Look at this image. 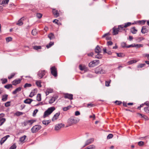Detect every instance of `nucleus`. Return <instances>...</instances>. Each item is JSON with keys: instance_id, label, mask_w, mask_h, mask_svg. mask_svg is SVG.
Masks as SVG:
<instances>
[{"instance_id": "f257e3e1", "label": "nucleus", "mask_w": 149, "mask_h": 149, "mask_svg": "<svg viewBox=\"0 0 149 149\" xmlns=\"http://www.w3.org/2000/svg\"><path fill=\"white\" fill-rule=\"evenodd\" d=\"M79 121V119L74 116L70 117L68 120L67 123L69 126L75 124Z\"/></svg>"}, {"instance_id": "f03ea898", "label": "nucleus", "mask_w": 149, "mask_h": 149, "mask_svg": "<svg viewBox=\"0 0 149 149\" xmlns=\"http://www.w3.org/2000/svg\"><path fill=\"white\" fill-rule=\"evenodd\" d=\"M55 108L54 107H49L44 113L43 117L44 118H45L50 115L55 110Z\"/></svg>"}, {"instance_id": "7ed1b4c3", "label": "nucleus", "mask_w": 149, "mask_h": 149, "mask_svg": "<svg viewBox=\"0 0 149 149\" xmlns=\"http://www.w3.org/2000/svg\"><path fill=\"white\" fill-rule=\"evenodd\" d=\"M95 72L97 74H104L105 73V71L102 67H98L95 69Z\"/></svg>"}, {"instance_id": "20e7f679", "label": "nucleus", "mask_w": 149, "mask_h": 149, "mask_svg": "<svg viewBox=\"0 0 149 149\" xmlns=\"http://www.w3.org/2000/svg\"><path fill=\"white\" fill-rule=\"evenodd\" d=\"M42 127L39 125H36L33 126L31 129V131L33 133H35L40 130Z\"/></svg>"}, {"instance_id": "39448f33", "label": "nucleus", "mask_w": 149, "mask_h": 149, "mask_svg": "<svg viewBox=\"0 0 149 149\" xmlns=\"http://www.w3.org/2000/svg\"><path fill=\"white\" fill-rule=\"evenodd\" d=\"M99 63V60H94L89 63V66L90 67H93L97 65Z\"/></svg>"}, {"instance_id": "423d86ee", "label": "nucleus", "mask_w": 149, "mask_h": 149, "mask_svg": "<svg viewBox=\"0 0 149 149\" xmlns=\"http://www.w3.org/2000/svg\"><path fill=\"white\" fill-rule=\"evenodd\" d=\"M45 70H39L37 73L38 77L39 79H42L43 77L45 75Z\"/></svg>"}, {"instance_id": "0eeeda50", "label": "nucleus", "mask_w": 149, "mask_h": 149, "mask_svg": "<svg viewBox=\"0 0 149 149\" xmlns=\"http://www.w3.org/2000/svg\"><path fill=\"white\" fill-rule=\"evenodd\" d=\"M51 71L52 74L55 77L57 76L56 69L54 66L52 67L51 68Z\"/></svg>"}, {"instance_id": "6e6552de", "label": "nucleus", "mask_w": 149, "mask_h": 149, "mask_svg": "<svg viewBox=\"0 0 149 149\" xmlns=\"http://www.w3.org/2000/svg\"><path fill=\"white\" fill-rule=\"evenodd\" d=\"M73 95L71 94L67 93L65 94L64 95V97L65 98H68L70 100L73 99Z\"/></svg>"}, {"instance_id": "1a4fd4ad", "label": "nucleus", "mask_w": 149, "mask_h": 149, "mask_svg": "<svg viewBox=\"0 0 149 149\" xmlns=\"http://www.w3.org/2000/svg\"><path fill=\"white\" fill-rule=\"evenodd\" d=\"M64 126V125L62 123H59L57 124L55 126V130H58Z\"/></svg>"}, {"instance_id": "9d476101", "label": "nucleus", "mask_w": 149, "mask_h": 149, "mask_svg": "<svg viewBox=\"0 0 149 149\" xmlns=\"http://www.w3.org/2000/svg\"><path fill=\"white\" fill-rule=\"evenodd\" d=\"M60 115V112H58L56 113L53 116L52 118V120L53 121H54L58 118V117Z\"/></svg>"}, {"instance_id": "9b49d317", "label": "nucleus", "mask_w": 149, "mask_h": 149, "mask_svg": "<svg viewBox=\"0 0 149 149\" xmlns=\"http://www.w3.org/2000/svg\"><path fill=\"white\" fill-rule=\"evenodd\" d=\"M9 136V135H7L2 138L0 141L1 144L2 145Z\"/></svg>"}, {"instance_id": "f8f14e48", "label": "nucleus", "mask_w": 149, "mask_h": 149, "mask_svg": "<svg viewBox=\"0 0 149 149\" xmlns=\"http://www.w3.org/2000/svg\"><path fill=\"white\" fill-rule=\"evenodd\" d=\"M101 49L99 45H97L95 49V52L96 53H100L101 52Z\"/></svg>"}, {"instance_id": "ddd939ff", "label": "nucleus", "mask_w": 149, "mask_h": 149, "mask_svg": "<svg viewBox=\"0 0 149 149\" xmlns=\"http://www.w3.org/2000/svg\"><path fill=\"white\" fill-rule=\"evenodd\" d=\"M113 35H115L118 34V32L120 31L118 29V28H116L115 27H114L113 28Z\"/></svg>"}, {"instance_id": "4468645a", "label": "nucleus", "mask_w": 149, "mask_h": 149, "mask_svg": "<svg viewBox=\"0 0 149 149\" xmlns=\"http://www.w3.org/2000/svg\"><path fill=\"white\" fill-rule=\"evenodd\" d=\"M94 139L93 138H91L88 140L86 141L84 146L88 145L90 144L91 143L94 141Z\"/></svg>"}, {"instance_id": "2eb2a0df", "label": "nucleus", "mask_w": 149, "mask_h": 149, "mask_svg": "<svg viewBox=\"0 0 149 149\" xmlns=\"http://www.w3.org/2000/svg\"><path fill=\"white\" fill-rule=\"evenodd\" d=\"M24 20V17H23L18 20V22L16 23V24L19 26H21L23 24L22 22Z\"/></svg>"}, {"instance_id": "dca6fc26", "label": "nucleus", "mask_w": 149, "mask_h": 149, "mask_svg": "<svg viewBox=\"0 0 149 149\" xmlns=\"http://www.w3.org/2000/svg\"><path fill=\"white\" fill-rule=\"evenodd\" d=\"M37 91V90L36 89H34L32 91L30 95H29V97H32L33 96H34V95H35L36 93V92Z\"/></svg>"}, {"instance_id": "f3484780", "label": "nucleus", "mask_w": 149, "mask_h": 149, "mask_svg": "<svg viewBox=\"0 0 149 149\" xmlns=\"http://www.w3.org/2000/svg\"><path fill=\"white\" fill-rule=\"evenodd\" d=\"M21 79H20L14 80L13 81V84L14 85H15L19 84L21 81Z\"/></svg>"}, {"instance_id": "a211bd4d", "label": "nucleus", "mask_w": 149, "mask_h": 149, "mask_svg": "<svg viewBox=\"0 0 149 149\" xmlns=\"http://www.w3.org/2000/svg\"><path fill=\"white\" fill-rule=\"evenodd\" d=\"M58 98L57 97H52L51 99L49 101V103L50 104H52Z\"/></svg>"}, {"instance_id": "6ab92c4d", "label": "nucleus", "mask_w": 149, "mask_h": 149, "mask_svg": "<svg viewBox=\"0 0 149 149\" xmlns=\"http://www.w3.org/2000/svg\"><path fill=\"white\" fill-rule=\"evenodd\" d=\"M33 101V100L31 99H26L24 101V102L26 104H30Z\"/></svg>"}, {"instance_id": "aec40b11", "label": "nucleus", "mask_w": 149, "mask_h": 149, "mask_svg": "<svg viewBox=\"0 0 149 149\" xmlns=\"http://www.w3.org/2000/svg\"><path fill=\"white\" fill-rule=\"evenodd\" d=\"M21 87H19L17 88L13 92V94H15L17 92L20 91L21 90Z\"/></svg>"}, {"instance_id": "412c9836", "label": "nucleus", "mask_w": 149, "mask_h": 149, "mask_svg": "<svg viewBox=\"0 0 149 149\" xmlns=\"http://www.w3.org/2000/svg\"><path fill=\"white\" fill-rule=\"evenodd\" d=\"M48 37L50 40H52L55 38L54 35L52 33H51L48 35Z\"/></svg>"}, {"instance_id": "4be33fe9", "label": "nucleus", "mask_w": 149, "mask_h": 149, "mask_svg": "<svg viewBox=\"0 0 149 149\" xmlns=\"http://www.w3.org/2000/svg\"><path fill=\"white\" fill-rule=\"evenodd\" d=\"M124 28H125L124 25H121L118 26V29L121 32L123 30H125Z\"/></svg>"}, {"instance_id": "5701e85b", "label": "nucleus", "mask_w": 149, "mask_h": 149, "mask_svg": "<svg viewBox=\"0 0 149 149\" xmlns=\"http://www.w3.org/2000/svg\"><path fill=\"white\" fill-rule=\"evenodd\" d=\"M147 30L146 26H143L142 27L141 30V32L143 33H145L147 32Z\"/></svg>"}, {"instance_id": "b1692460", "label": "nucleus", "mask_w": 149, "mask_h": 149, "mask_svg": "<svg viewBox=\"0 0 149 149\" xmlns=\"http://www.w3.org/2000/svg\"><path fill=\"white\" fill-rule=\"evenodd\" d=\"M53 14L56 17L59 16V13H58L57 10L55 9H53L52 11Z\"/></svg>"}, {"instance_id": "393cba45", "label": "nucleus", "mask_w": 149, "mask_h": 149, "mask_svg": "<svg viewBox=\"0 0 149 149\" xmlns=\"http://www.w3.org/2000/svg\"><path fill=\"white\" fill-rule=\"evenodd\" d=\"M72 106L71 105L68 106L67 107H63L62 109L64 111H66L71 108Z\"/></svg>"}, {"instance_id": "a878e982", "label": "nucleus", "mask_w": 149, "mask_h": 149, "mask_svg": "<svg viewBox=\"0 0 149 149\" xmlns=\"http://www.w3.org/2000/svg\"><path fill=\"white\" fill-rule=\"evenodd\" d=\"M50 120H44L42 121V123L44 125H47L50 123Z\"/></svg>"}, {"instance_id": "bb28decb", "label": "nucleus", "mask_w": 149, "mask_h": 149, "mask_svg": "<svg viewBox=\"0 0 149 149\" xmlns=\"http://www.w3.org/2000/svg\"><path fill=\"white\" fill-rule=\"evenodd\" d=\"M8 96V95L6 94L3 95L2 97V100L4 102L6 101L7 100Z\"/></svg>"}, {"instance_id": "cd10ccee", "label": "nucleus", "mask_w": 149, "mask_h": 149, "mask_svg": "<svg viewBox=\"0 0 149 149\" xmlns=\"http://www.w3.org/2000/svg\"><path fill=\"white\" fill-rule=\"evenodd\" d=\"M41 83V81L40 80L37 81L36 82V84L37 85V86L40 88L42 87Z\"/></svg>"}, {"instance_id": "c85d7f7f", "label": "nucleus", "mask_w": 149, "mask_h": 149, "mask_svg": "<svg viewBox=\"0 0 149 149\" xmlns=\"http://www.w3.org/2000/svg\"><path fill=\"white\" fill-rule=\"evenodd\" d=\"M26 137V136L24 135L23 136L20 137L19 139L20 141L21 142H24V141Z\"/></svg>"}, {"instance_id": "c756f323", "label": "nucleus", "mask_w": 149, "mask_h": 149, "mask_svg": "<svg viewBox=\"0 0 149 149\" xmlns=\"http://www.w3.org/2000/svg\"><path fill=\"white\" fill-rule=\"evenodd\" d=\"M138 114L141 116V117L143 118L146 120H148V118L147 116L143 115L142 114L140 113H139Z\"/></svg>"}, {"instance_id": "7c9ffc66", "label": "nucleus", "mask_w": 149, "mask_h": 149, "mask_svg": "<svg viewBox=\"0 0 149 149\" xmlns=\"http://www.w3.org/2000/svg\"><path fill=\"white\" fill-rule=\"evenodd\" d=\"M131 31L132 33L135 34L136 33L137 30L135 29L134 27H133L131 29Z\"/></svg>"}, {"instance_id": "2f4dec72", "label": "nucleus", "mask_w": 149, "mask_h": 149, "mask_svg": "<svg viewBox=\"0 0 149 149\" xmlns=\"http://www.w3.org/2000/svg\"><path fill=\"white\" fill-rule=\"evenodd\" d=\"M5 120L6 119L5 118H2L0 120V126L3 123Z\"/></svg>"}, {"instance_id": "473e14b6", "label": "nucleus", "mask_w": 149, "mask_h": 149, "mask_svg": "<svg viewBox=\"0 0 149 149\" xmlns=\"http://www.w3.org/2000/svg\"><path fill=\"white\" fill-rule=\"evenodd\" d=\"M37 100L38 101H40L41 100V95L38 94L37 96Z\"/></svg>"}, {"instance_id": "72a5a7b5", "label": "nucleus", "mask_w": 149, "mask_h": 149, "mask_svg": "<svg viewBox=\"0 0 149 149\" xmlns=\"http://www.w3.org/2000/svg\"><path fill=\"white\" fill-rule=\"evenodd\" d=\"M54 44V42H50L48 45H47L46 47L47 48H49L51 47Z\"/></svg>"}, {"instance_id": "f704fd0d", "label": "nucleus", "mask_w": 149, "mask_h": 149, "mask_svg": "<svg viewBox=\"0 0 149 149\" xmlns=\"http://www.w3.org/2000/svg\"><path fill=\"white\" fill-rule=\"evenodd\" d=\"M95 148V146L93 145H91L87 147L85 149H94Z\"/></svg>"}, {"instance_id": "c9c22d12", "label": "nucleus", "mask_w": 149, "mask_h": 149, "mask_svg": "<svg viewBox=\"0 0 149 149\" xmlns=\"http://www.w3.org/2000/svg\"><path fill=\"white\" fill-rule=\"evenodd\" d=\"M37 33V31L36 29H33L32 31V34L33 35H36Z\"/></svg>"}, {"instance_id": "e433bc0d", "label": "nucleus", "mask_w": 149, "mask_h": 149, "mask_svg": "<svg viewBox=\"0 0 149 149\" xmlns=\"http://www.w3.org/2000/svg\"><path fill=\"white\" fill-rule=\"evenodd\" d=\"M35 121L34 120H29L26 121V123L30 125H31Z\"/></svg>"}, {"instance_id": "4c0bfd02", "label": "nucleus", "mask_w": 149, "mask_h": 149, "mask_svg": "<svg viewBox=\"0 0 149 149\" xmlns=\"http://www.w3.org/2000/svg\"><path fill=\"white\" fill-rule=\"evenodd\" d=\"M4 87L7 89H9L10 88L12 87V85L11 84H8L5 85Z\"/></svg>"}, {"instance_id": "58836bf2", "label": "nucleus", "mask_w": 149, "mask_h": 149, "mask_svg": "<svg viewBox=\"0 0 149 149\" xmlns=\"http://www.w3.org/2000/svg\"><path fill=\"white\" fill-rule=\"evenodd\" d=\"M97 54L95 56V58H96L100 59L102 57V55L100 53H97Z\"/></svg>"}, {"instance_id": "ea45409f", "label": "nucleus", "mask_w": 149, "mask_h": 149, "mask_svg": "<svg viewBox=\"0 0 149 149\" xmlns=\"http://www.w3.org/2000/svg\"><path fill=\"white\" fill-rule=\"evenodd\" d=\"M132 23L131 22H128L125 24L124 26L125 28L131 25Z\"/></svg>"}, {"instance_id": "a19ab883", "label": "nucleus", "mask_w": 149, "mask_h": 149, "mask_svg": "<svg viewBox=\"0 0 149 149\" xmlns=\"http://www.w3.org/2000/svg\"><path fill=\"white\" fill-rule=\"evenodd\" d=\"M143 46V45L142 44H135V47L137 48H140L142 47Z\"/></svg>"}, {"instance_id": "79ce46f5", "label": "nucleus", "mask_w": 149, "mask_h": 149, "mask_svg": "<svg viewBox=\"0 0 149 149\" xmlns=\"http://www.w3.org/2000/svg\"><path fill=\"white\" fill-rule=\"evenodd\" d=\"M15 74V73H12L10 76H9L8 77V78L9 79H10L12 78Z\"/></svg>"}, {"instance_id": "37998d69", "label": "nucleus", "mask_w": 149, "mask_h": 149, "mask_svg": "<svg viewBox=\"0 0 149 149\" xmlns=\"http://www.w3.org/2000/svg\"><path fill=\"white\" fill-rule=\"evenodd\" d=\"M33 48L34 49L38 50L40 49L41 48V47L40 46H35L33 47Z\"/></svg>"}, {"instance_id": "c03bdc74", "label": "nucleus", "mask_w": 149, "mask_h": 149, "mask_svg": "<svg viewBox=\"0 0 149 149\" xmlns=\"http://www.w3.org/2000/svg\"><path fill=\"white\" fill-rule=\"evenodd\" d=\"M23 114V113L22 112L17 111L15 113V115L17 116H18L22 115Z\"/></svg>"}, {"instance_id": "a18cd8bd", "label": "nucleus", "mask_w": 149, "mask_h": 149, "mask_svg": "<svg viewBox=\"0 0 149 149\" xmlns=\"http://www.w3.org/2000/svg\"><path fill=\"white\" fill-rule=\"evenodd\" d=\"M138 144L139 146H143L144 145V143L143 141H140L138 142Z\"/></svg>"}, {"instance_id": "49530a36", "label": "nucleus", "mask_w": 149, "mask_h": 149, "mask_svg": "<svg viewBox=\"0 0 149 149\" xmlns=\"http://www.w3.org/2000/svg\"><path fill=\"white\" fill-rule=\"evenodd\" d=\"M17 146L15 144H14L9 149H15L16 148Z\"/></svg>"}, {"instance_id": "de8ad7c7", "label": "nucleus", "mask_w": 149, "mask_h": 149, "mask_svg": "<svg viewBox=\"0 0 149 149\" xmlns=\"http://www.w3.org/2000/svg\"><path fill=\"white\" fill-rule=\"evenodd\" d=\"M121 46L123 47V48H125V47H126V44L125 42H123L121 43Z\"/></svg>"}, {"instance_id": "09e8293b", "label": "nucleus", "mask_w": 149, "mask_h": 149, "mask_svg": "<svg viewBox=\"0 0 149 149\" xmlns=\"http://www.w3.org/2000/svg\"><path fill=\"white\" fill-rule=\"evenodd\" d=\"M138 22L139 24H141L142 25H143L145 24L146 22V20L139 21Z\"/></svg>"}, {"instance_id": "8fccbe9b", "label": "nucleus", "mask_w": 149, "mask_h": 149, "mask_svg": "<svg viewBox=\"0 0 149 149\" xmlns=\"http://www.w3.org/2000/svg\"><path fill=\"white\" fill-rule=\"evenodd\" d=\"M144 110L145 112L148 113H149V108L148 107H146L144 108Z\"/></svg>"}, {"instance_id": "3c124183", "label": "nucleus", "mask_w": 149, "mask_h": 149, "mask_svg": "<svg viewBox=\"0 0 149 149\" xmlns=\"http://www.w3.org/2000/svg\"><path fill=\"white\" fill-rule=\"evenodd\" d=\"M31 86V84H30L26 83L25 84L24 86V87L25 88L27 87H30Z\"/></svg>"}, {"instance_id": "603ef678", "label": "nucleus", "mask_w": 149, "mask_h": 149, "mask_svg": "<svg viewBox=\"0 0 149 149\" xmlns=\"http://www.w3.org/2000/svg\"><path fill=\"white\" fill-rule=\"evenodd\" d=\"M136 61L135 60H132L130 61L128 63L130 64H132L133 63H136Z\"/></svg>"}, {"instance_id": "864d4df0", "label": "nucleus", "mask_w": 149, "mask_h": 149, "mask_svg": "<svg viewBox=\"0 0 149 149\" xmlns=\"http://www.w3.org/2000/svg\"><path fill=\"white\" fill-rule=\"evenodd\" d=\"M135 47V44H132L131 45H129L128 46H127L126 47V48H129L131 47Z\"/></svg>"}, {"instance_id": "5fc2aeb1", "label": "nucleus", "mask_w": 149, "mask_h": 149, "mask_svg": "<svg viewBox=\"0 0 149 149\" xmlns=\"http://www.w3.org/2000/svg\"><path fill=\"white\" fill-rule=\"evenodd\" d=\"M1 80L3 84H5L7 81V79H1Z\"/></svg>"}, {"instance_id": "6e6d98bb", "label": "nucleus", "mask_w": 149, "mask_h": 149, "mask_svg": "<svg viewBox=\"0 0 149 149\" xmlns=\"http://www.w3.org/2000/svg\"><path fill=\"white\" fill-rule=\"evenodd\" d=\"M113 136V135L112 134H109L107 136V138L108 139H109L112 138Z\"/></svg>"}, {"instance_id": "4d7b16f0", "label": "nucleus", "mask_w": 149, "mask_h": 149, "mask_svg": "<svg viewBox=\"0 0 149 149\" xmlns=\"http://www.w3.org/2000/svg\"><path fill=\"white\" fill-rule=\"evenodd\" d=\"M111 80H110L109 81H105V86H109V84L111 82Z\"/></svg>"}, {"instance_id": "13d9d810", "label": "nucleus", "mask_w": 149, "mask_h": 149, "mask_svg": "<svg viewBox=\"0 0 149 149\" xmlns=\"http://www.w3.org/2000/svg\"><path fill=\"white\" fill-rule=\"evenodd\" d=\"M42 16V15L40 13H37L36 14V16L38 18H40Z\"/></svg>"}, {"instance_id": "bf43d9fd", "label": "nucleus", "mask_w": 149, "mask_h": 149, "mask_svg": "<svg viewBox=\"0 0 149 149\" xmlns=\"http://www.w3.org/2000/svg\"><path fill=\"white\" fill-rule=\"evenodd\" d=\"M12 40V38L11 37H8L6 38V41L7 42H9L11 41Z\"/></svg>"}, {"instance_id": "052dcab7", "label": "nucleus", "mask_w": 149, "mask_h": 149, "mask_svg": "<svg viewBox=\"0 0 149 149\" xmlns=\"http://www.w3.org/2000/svg\"><path fill=\"white\" fill-rule=\"evenodd\" d=\"M117 56L119 57H123V54L122 53H116Z\"/></svg>"}, {"instance_id": "680f3d73", "label": "nucleus", "mask_w": 149, "mask_h": 149, "mask_svg": "<svg viewBox=\"0 0 149 149\" xmlns=\"http://www.w3.org/2000/svg\"><path fill=\"white\" fill-rule=\"evenodd\" d=\"M146 64L144 63L138 65V67L139 68H142Z\"/></svg>"}, {"instance_id": "e2e57ef3", "label": "nucleus", "mask_w": 149, "mask_h": 149, "mask_svg": "<svg viewBox=\"0 0 149 149\" xmlns=\"http://www.w3.org/2000/svg\"><path fill=\"white\" fill-rule=\"evenodd\" d=\"M10 102H7L5 104V106L6 107H8L10 105Z\"/></svg>"}, {"instance_id": "0e129e2a", "label": "nucleus", "mask_w": 149, "mask_h": 149, "mask_svg": "<svg viewBox=\"0 0 149 149\" xmlns=\"http://www.w3.org/2000/svg\"><path fill=\"white\" fill-rule=\"evenodd\" d=\"M38 110L37 109H36L33 112V116H34L36 114V113H37V112H38Z\"/></svg>"}, {"instance_id": "69168bd1", "label": "nucleus", "mask_w": 149, "mask_h": 149, "mask_svg": "<svg viewBox=\"0 0 149 149\" xmlns=\"http://www.w3.org/2000/svg\"><path fill=\"white\" fill-rule=\"evenodd\" d=\"M80 113L79 111H76L75 112V115L76 116H78L80 115Z\"/></svg>"}, {"instance_id": "338daca9", "label": "nucleus", "mask_w": 149, "mask_h": 149, "mask_svg": "<svg viewBox=\"0 0 149 149\" xmlns=\"http://www.w3.org/2000/svg\"><path fill=\"white\" fill-rule=\"evenodd\" d=\"M115 103H116L117 105H120L121 104L122 102L121 101L116 100L115 102Z\"/></svg>"}, {"instance_id": "774afa93", "label": "nucleus", "mask_w": 149, "mask_h": 149, "mask_svg": "<svg viewBox=\"0 0 149 149\" xmlns=\"http://www.w3.org/2000/svg\"><path fill=\"white\" fill-rule=\"evenodd\" d=\"M79 68L80 70H83L84 69V67L83 66H82L81 65H80L79 66Z\"/></svg>"}]
</instances>
